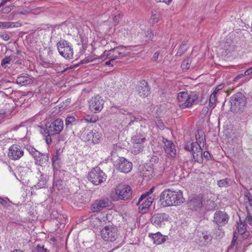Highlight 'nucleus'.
Listing matches in <instances>:
<instances>
[{
    "label": "nucleus",
    "mask_w": 252,
    "mask_h": 252,
    "mask_svg": "<svg viewBox=\"0 0 252 252\" xmlns=\"http://www.w3.org/2000/svg\"><path fill=\"white\" fill-rule=\"evenodd\" d=\"M63 128V122L61 119H57L52 122L48 126H46L45 128L41 130L47 144L58 142L59 134Z\"/></svg>",
    "instance_id": "obj_1"
},
{
    "label": "nucleus",
    "mask_w": 252,
    "mask_h": 252,
    "mask_svg": "<svg viewBox=\"0 0 252 252\" xmlns=\"http://www.w3.org/2000/svg\"><path fill=\"white\" fill-rule=\"evenodd\" d=\"M160 201L164 206H178L183 203L185 198L181 190L166 189L160 195Z\"/></svg>",
    "instance_id": "obj_2"
},
{
    "label": "nucleus",
    "mask_w": 252,
    "mask_h": 252,
    "mask_svg": "<svg viewBox=\"0 0 252 252\" xmlns=\"http://www.w3.org/2000/svg\"><path fill=\"white\" fill-rule=\"evenodd\" d=\"M132 193V189L130 186L125 184H120L115 188V196L111 194V197L114 201H127L131 198Z\"/></svg>",
    "instance_id": "obj_3"
},
{
    "label": "nucleus",
    "mask_w": 252,
    "mask_h": 252,
    "mask_svg": "<svg viewBox=\"0 0 252 252\" xmlns=\"http://www.w3.org/2000/svg\"><path fill=\"white\" fill-rule=\"evenodd\" d=\"M198 94L192 93L189 94L186 92H180L177 95L179 106L183 109L191 107L194 103H198Z\"/></svg>",
    "instance_id": "obj_4"
},
{
    "label": "nucleus",
    "mask_w": 252,
    "mask_h": 252,
    "mask_svg": "<svg viewBox=\"0 0 252 252\" xmlns=\"http://www.w3.org/2000/svg\"><path fill=\"white\" fill-rule=\"evenodd\" d=\"M57 46L59 53L63 57L69 60L73 58V50L68 41L61 40L57 43Z\"/></svg>",
    "instance_id": "obj_5"
},
{
    "label": "nucleus",
    "mask_w": 252,
    "mask_h": 252,
    "mask_svg": "<svg viewBox=\"0 0 252 252\" xmlns=\"http://www.w3.org/2000/svg\"><path fill=\"white\" fill-rule=\"evenodd\" d=\"M40 58L42 64L45 67H50L55 63L56 60L53 56V51L50 47H45L40 51Z\"/></svg>",
    "instance_id": "obj_6"
},
{
    "label": "nucleus",
    "mask_w": 252,
    "mask_h": 252,
    "mask_svg": "<svg viewBox=\"0 0 252 252\" xmlns=\"http://www.w3.org/2000/svg\"><path fill=\"white\" fill-rule=\"evenodd\" d=\"M106 174L98 167L94 168L88 174V180L94 185H98L104 182Z\"/></svg>",
    "instance_id": "obj_7"
},
{
    "label": "nucleus",
    "mask_w": 252,
    "mask_h": 252,
    "mask_svg": "<svg viewBox=\"0 0 252 252\" xmlns=\"http://www.w3.org/2000/svg\"><path fill=\"white\" fill-rule=\"evenodd\" d=\"M101 235L104 240L113 242L118 238L119 233L116 226L108 225L106 226L101 230Z\"/></svg>",
    "instance_id": "obj_8"
},
{
    "label": "nucleus",
    "mask_w": 252,
    "mask_h": 252,
    "mask_svg": "<svg viewBox=\"0 0 252 252\" xmlns=\"http://www.w3.org/2000/svg\"><path fill=\"white\" fill-rule=\"evenodd\" d=\"M232 110L235 111H242L246 105V100L242 93H237L233 95L230 100Z\"/></svg>",
    "instance_id": "obj_9"
},
{
    "label": "nucleus",
    "mask_w": 252,
    "mask_h": 252,
    "mask_svg": "<svg viewBox=\"0 0 252 252\" xmlns=\"http://www.w3.org/2000/svg\"><path fill=\"white\" fill-rule=\"evenodd\" d=\"M104 102L101 96L99 95L94 96L89 101V109L94 113L100 112L103 107Z\"/></svg>",
    "instance_id": "obj_10"
},
{
    "label": "nucleus",
    "mask_w": 252,
    "mask_h": 252,
    "mask_svg": "<svg viewBox=\"0 0 252 252\" xmlns=\"http://www.w3.org/2000/svg\"><path fill=\"white\" fill-rule=\"evenodd\" d=\"M114 166L121 172L128 173L132 168V164L123 157H119L114 162Z\"/></svg>",
    "instance_id": "obj_11"
},
{
    "label": "nucleus",
    "mask_w": 252,
    "mask_h": 252,
    "mask_svg": "<svg viewBox=\"0 0 252 252\" xmlns=\"http://www.w3.org/2000/svg\"><path fill=\"white\" fill-rule=\"evenodd\" d=\"M133 147L134 148V153L138 154L142 151L143 143L145 141V137L143 133H137L131 139Z\"/></svg>",
    "instance_id": "obj_12"
},
{
    "label": "nucleus",
    "mask_w": 252,
    "mask_h": 252,
    "mask_svg": "<svg viewBox=\"0 0 252 252\" xmlns=\"http://www.w3.org/2000/svg\"><path fill=\"white\" fill-rule=\"evenodd\" d=\"M24 152L21 146L17 144H13L9 148L8 156L14 160L19 159L24 156Z\"/></svg>",
    "instance_id": "obj_13"
},
{
    "label": "nucleus",
    "mask_w": 252,
    "mask_h": 252,
    "mask_svg": "<svg viewBox=\"0 0 252 252\" xmlns=\"http://www.w3.org/2000/svg\"><path fill=\"white\" fill-rule=\"evenodd\" d=\"M229 218L226 212L218 210L214 213L213 222L219 226H222L228 222Z\"/></svg>",
    "instance_id": "obj_14"
},
{
    "label": "nucleus",
    "mask_w": 252,
    "mask_h": 252,
    "mask_svg": "<svg viewBox=\"0 0 252 252\" xmlns=\"http://www.w3.org/2000/svg\"><path fill=\"white\" fill-rule=\"evenodd\" d=\"M169 216L164 213H157L152 215L151 221V223L156 227H161L165 221H168Z\"/></svg>",
    "instance_id": "obj_15"
},
{
    "label": "nucleus",
    "mask_w": 252,
    "mask_h": 252,
    "mask_svg": "<svg viewBox=\"0 0 252 252\" xmlns=\"http://www.w3.org/2000/svg\"><path fill=\"white\" fill-rule=\"evenodd\" d=\"M111 202L107 198L96 200L92 205L91 210L93 212H98L110 205Z\"/></svg>",
    "instance_id": "obj_16"
},
{
    "label": "nucleus",
    "mask_w": 252,
    "mask_h": 252,
    "mask_svg": "<svg viewBox=\"0 0 252 252\" xmlns=\"http://www.w3.org/2000/svg\"><path fill=\"white\" fill-rule=\"evenodd\" d=\"M136 90L139 95L144 98L148 96L151 92L148 83L145 80H141L138 83Z\"/></svg>",
    "instance_id": "obj_17"
},
{
    "label": "nucleus",
    "mask_w": 252,
    "mask_h": 252,
    "mask_svg": "<svg viewBox=\"0 0 252 252\" xmlns=\"http://www.w3.org/2000/svg\"><path fill=\"white\" fill-rule=\"evenodd\" d=\"M163 142L164 143V150L165 153L168 155L171 158H175L176 155V150L174 143L167 139L163 138Z\"/></svg>",
    "instance_id": "obj_18"
},
{
    "label": "nucleus",
    "mask_w": 252,
    "mask_h": 252,
    "mask_svg": "<svg viewBox=\"0 0 252 252\" xmlns=\"http://www.w3.org/2000/svg\"><path fill=\"white\" fill-rule=\"evenodd\" d=\"M188 206L190 209L197 211L202 207V200L199 196L191 197L188 202Z\"/></svg>",
    "instance_id": "obj_19"
},
{
    "label": "nucleus",
    "mask_w": 252,
    "mask_h": 252,
    "mask_svg": "<svg viewBox=\"0 0 252 252\" xmlns=\"http://www.w3.org/2000/svg\"><path fill=\"white\" fill-rule=\"evenodd\" d=\"M212 236L208 231H204L199 235L198 243L200 246H205L211 243Z\"/></svg>",
    "instance_id": "obj_20"
},
{
    "label": "nucleus",
    "mask_w": 252,
    "mask_h": 252,
    "mask_svg": "<svg viewBox=\"0 0 252 252\" xmlns=\"http://www.w3.org/2000/svg\"><path fill=\"white\" fill-rule=\"evenodd\" d=\"M149 237L152 239L155 244L159 245L163 243L167 238V236L162 235L159 232L155 234L150 233Z\"/></svg>",
    "instance_id": "obj_21"
},
{
    "label": "nucleus",
    "mask_w": 252,
    "mask_h": 252,
    "mask_svg": "<svg viewBox=\"0 0 252 252\" xmlns=\"http://www.w3.org/2000/svg\"><path fill=\"white\" fill-rule=\"evenodd\" d=\"M124 49L123 46H118L111 49L112 55H111V60H115L117 59L121 58L126 56V54L122 52Z\"/></svg>",
    "instance_id": "obj_22"
},
{
    "label": "nucleus",
    "mask_w": 252,
    "mask_h": 252,
    "mask_svg": "<svg viewBox=\"0 0 252 252\" xmlns=\"http://www.w3.org/2000/svg\"><path fill=\"white\" fill-rule=\"evenodd\" d=\"M100 134L96 129H93L89 132L86 136V139L93 143H98L100 141Z\"/></svg>",
    "instance_id": "obj_23"
},
{
    "label": "nucleus",
    "mask_w": 252,
    "mask_h": 252,
    "mask_svg": "<svg viewBox=\"0 0 252 252\" xmlns=\"http://www.w3.org/2000/svg\"><path fill=\"white\" fill-rule=\"evenodd\" d=\"M34 159L36 164L43 166L47 164L49 157L47 154H42L39 152V155H37V157Z\"/></svg>",
    "instance_id": "obj_24"
},
{
    "label": "nucleus",
    "mask_w": 252,
    "mask_h": 252,
    "mask_svg": "<svg viewBox=\"0 0 252 252\" xmlns=\"http://www.w3.org/2000/svg\"><path fill=\"white\" fill-rule=\"evenodd\" d=\"M152 203V199L151 197H146L145 199L141 201V202H139L138 201L136 205L139 206V209L143 212H145V210L148 209L151 205Z\"/></svg>",
    "instance_id": "obj_25"
},
{
    "label": "nucleus",
    "mask_w": 252,
    "mask_h": 252,
    "mask_svg": "<svg viewBox=\"0 0 252 252\" xmlns=\"http://www.w3.org/2000/svg\"><path fill=\"white\" fill-rule=\"evenodd\" d=\"M224 87V85L223 84H220L218 85L214 91L213 93L211 94L209 98V106L210 107H214L215 105V103L216 102V94L220 90L222 89Z\"/></svg>",
    "instance_id": "obj_26"
},
{
    "label": "nucleus",
    "mask_w": 252,
    "mask_h": 252,
    "mask_svg": "<svg viewBox=\"0 0 252 252\" xmlns=\"http://www.w3.org/2000/svg\"><path fill=\"white\" fill-rule=\"evenodd\" d=\"M16 83L21 86H24L32 83V80L27 76H19L16 79Z\"/></svg>",
    "instance_id": "obj_27"
},
{
    "label": "nucleus",
    "mask_w": 252,
    "mask_h": 252,
    "mask_svg": "<svg viewBox=\"0 0 252 252\" xmlns=\"http://www.w3.org/2000/svg\"><path fill=\"white\" fill-rule=\"evenodd\" d=\"M195 139L197 142H198V143L201 144L202 143L204 145L206 142V139L204 132L203 130L200 129L197 130L195 134Z\"/></svg>",
    "instance_id": "obj_28"
},
{
    "label": "nucleus",
    "mask_w": 252,
    "mask_h": 252,
    "mask_svg": "<svg viewBox=\"0 0 252 252\" xmlns=\"http://www.w3.org/2000/svg\"><path fill=\"white\" fill-rule=\"evenodd\" d=\"M232 181L229 178H225L224 179L218 181L217 185L220 188H227L231 185Z\"/></svg>",
    "instance_id": "obj_29"
},
{
    "label": "nucleus",
    "mask_w": 252,
    "mask_h": 252,
    "mask_svg": "<svg viewBox=\"0 0 252 252\" xmlns=\"http://www.w3.org/2000/svg\"><path fill=\"white\" fill-rule=\"evenodd\" d=\"M76 120L73 116H67L65 119V126L66 128H71L72 126L76 125Z\"/></svg>",
    "instance_id": "obj_30"
},
{
    "label": "nucleus",
    "mask_w": 252,
    "mask_h": 252,
    "mask_svg": "<svg viewBox=\"0 0 252 252\" xmlns=\"http://www.w3.org/2000/svg\"><path fill=\"white\" fill-rule=\"evenodd\" d=\"M38 180L39 181L36 185L37 188L41 189L45 188L46 186V176L41 174V178Z\"/></svg>",
    "instance_id": "obj_31"
},
{
    "label": "nucleus",
    "mask_w": 252,
    "mask_h": 252,
    "mask_svg": "<svg viewBox=\"0 0 252 252\" xmlns=\"http://www.w3.org/2000/svg\"><path fill=\"white\" fill-rule=\"evenodd\" d=\"M200 143L198 142H192L191 143V150L192 154L194 153H198L199 151H202Z\"/></svg>",
    "instance_id": "obj_32"
},
{
    "label": "nucleus",
    "mask_w": 252,
    "mask_h": 252,
    "mask_svg": "<svg viewBox=\"0 0 252 252\" xmlns=\"http://www.w3.org/2000/svg\"><path fill=\"white\" fill-rule=\"evenodd\" d=\"M240 222L237 224L238 233L239 234L243 235L246 231V227L245 224L242 222L241 219H240Z\"/></svg>",
    "instance_id": "obj_33"
},
{
    "label": "nucleus",
    "mask_w": 252,
    "mask_h": 252,
    "mask_svg": "<svg viewBox=\"0 0 252 252\" xmlns=\"http://www.w3.org/2000/svg\"><path fill=\"white\" fill-rule=\"evenodd\" d=\"M194 160L199 163H201L203 160V152L202 151H199V152L194 153L192 154Z\"/></svg>",
    "instance_id": "obj_34"
},
{
    "label": "nucleus",
    "mask_w": 252,
    "mask_h": 252,
    "mask_svg": "<svg viewBox=\"0 0 252 252\" xmlns=\"http://www.w3.org/2000/svg\"><path fill=\"white\" fill-rule=\"evenodd\" d=\"M191 60L189 58L185 59L181 64V67L184 70H187L189 69L190 65Z\"/></svg>",
    "instance_id": "obj_35"
},
{
    "label": "nucleus",
    "mask_w": 252,
    "mask_h": 252,
    "mask_svg": "<svg viewBox=\"0 0 252 252\" xmlns=\"http://www.w3.org/2000/svg\"><path fill=\"white\" fill-rule=\"evenodd\" d=\"M53 187L58 190L62 189L63 187V182L61 179H57L53 183Z\"/></svg>",
    "instance_id": "obj_36"
},
{
    "label": "nucleus",
    "mask_w": 252,
    "mask_h": 252,
    "mask_svg": "<svg viewBox=\"0 0 252 252\" xmlns=\"http://www.w3.org/2000/svg\"><path fill=\"white\" fill-rule=\"evenodd\" d=\"M187 49V47L186 43H182L180 45V46L176 54V56H178V57L181 56L182 55H183L186 52Z\"/></svg>",
    "instance_id": "obj_37"
},
{
    "label": "nucleus",
    "mask_w": 252,
    "mask_h": 252,
    "mask_svg": "<svg viewBox=\"0 0 252 252\" xmlns=\"http://www.w3.org/2000/svg\"><path fill=\"white\" fill-rule=\"evenodd\" d=\"M27 150L34 158L39 155V152L31 146H27Z\"/></svg>",
    "instance_id": "obj_38"
},
{
    "label": "nucleus",
    "mask_w": 252,
    "mask_h": 252,
    "mask_svg": "<svg viewBox=\"0 0 252 252\" xmlns=\"http://www.w3.org/2000/svg\"><path fill=\"white\" fill-rule=\"evenodd\" d=\"M11 203V202L7 197L3 198L0 197V204H1L3 206L8 208L10 206Z\"/></svg>",
    "instance_id": "obj_39"
},
{
    "label": "nucleus",
    "mask_w": 252,
    "mask_h": 252,
    "mask_svg": "<svg viewBox=\"0 0 252 252\" xmlns=\"http://www.w3.org/2000/svg\"><path fill=\"white\" fill-rule=\"evenodd\" d=\"M98 120V117L95 115H87L85 120L88 123H95Z\"/></svg>",
    "instance_id": "obj_40"
},
{
    "label": "nucleus",
    "mask_w": 252,
    "mask_h": 252,
    "mask_svg": "<svg viewBox=\"0 0 252 252\" xmlns=\"http://www.w3.org/2000/svg\"><path fill=\"white\" fill-rule=\"evenodd\" d=\"M15 56H10L9 57H5L1 61V65L3 66L5 64L10 63V62L13 59H15Z\"/></svg>",
    "instance_id": "obj_41"
},
{
    "label": "nucleus",
    "mask_w": 252,
    "mask_h": 252,
    "mask_svg": "<svg viewBox=\"0 0 252 252\" xmlns=\"http://www.w3.org/2000/svg\"><path fill=\"white\" fill-rule=\"evenodd\" d=\"M155 189L154 187L152 188L148 191L146 192L145 193L142 194L139 198V202H141L146 197H147L150 194H151L154 190Z\"/></svg>",
    "instance_id": "obj_42"
},
{
    "label": "nucleus",
    "mask_w": 252,
    "mask_h": 252,
    "mask_svg": "<svg viewBox=\"0 0 252 252\" xmlns=\"http://www.w3.org/2000/svg\"><path fill=\"white\" fill-rule=\"evenodd\" d=\"M14 26L15 25L13 23L0 22V28L7 29Z\"/></svg>",
    "instance_id": "obj_43"
},
{
    "label": "nucleus",
    "mask_w": 252,
    "mask_h": 252,
    "mask_svg": "<svg viewBox=\"0 0 252 252\" xmlns=\"http://www.w3.org/2000/svg\"><path fill=\"white\" fill-rule=\"evenodd\" d=\"M35 252H49V251L44 247V246L37 245L35 248Z\"/></svg>",
    "instance_id": "obj_44"
},
{
    "label": "nucleus",
    "mask_w": 252,
    "mask_h": 252,
    "mask_svg": "<svg viewBox=\"0 0 252 252\" xmlns=\"http://www.w3.org/2000/svg\"><path fill=\"white\" fill-rule=\"evenodd\" d=\"M111 55H112V54L110 49L109 51H105L101 56V58L102 60H105L108 58L111 59Z\"/></svg>",
    "instance_id": "obj_45"
},
{
    "label": "nucleus",
    "mask_w": 252,
    "mask_h": 252,
    "mask_svg": "<svg viewBox=\"0 0 252 252\" xmlns=\"http://www.w3.org/2000/svg\"><path fill=\"white\" fill-rule=\"evenodd\" d=\"M14 6L13 5H9L5 6V7L3 8L1 10V12L2 13H8L10 12L12 9L13 8Z\"/></svg>",
    "instance_id": "obj_46"
},
{
    "label": "nucleus",
    "mask_w": 252,
    "mask_h": 252,
    "mask_svg": "<svg viewBox=\"0 0 252 252\" xmlns=\"http://www.w3.org/2000/svg\"><path fill=\"white\" fill-rule=\"evenodd\" d=\"M156 125L160 129H163L164 128V125L162 121L160 119H158L156 122Z\"/></svg>",
    "instance_id": "obj_47"
},
{
    "label": "nucleus",
    "mask_w": 252,
    "mask_h": 252,
    "mask_svg": "<svg viewBox=\"0 0 252 252\" xmlns=\"http://www.w3.org/2000/svg\"><path fill=\"white\" fill-rule=\"evenodd\" d=\"M146 35L151 40H153V39L154 34L153 32L151 29H149L147 31Z\"/></svg>",
    "instance_id": "obj_48"
},
{
    "label": "nucleus",
    "mask_w": 252,
    "mask_h": 252,
    "mask_svg": "<svg viewBox=\"0 0 252 252\" xmlns=\"http://www.w3.org/2000/svg\"><path fill=\"white\" fill-rule=\"evenodd\" d=\"M0 37L5 41L9 39V36L7 34L4 33H0Z\"/></svg>",
    "instance_id": "obj_49"
},
{
    "label": "nucleus",
    "mask_w": 252,
    "mask_h": 252,
    "mask_svg": "<svg viewBox=\"0 0 252 252\" xmlns=\"http://www.w3.org/2000/svg\"><path fill=\"white\" fill-rule=\"evenodd\" d=\"M247 223L252 226V216H251L249 213L248 214V216L246 219Z\"/></svg>",
    "instance_id": "obj_50"
},
{
    "label": "nucleus",
    "mask_w": 252,
    "mask_h": 252,
    "mask_svg": "<svg viewBox=\"0 0 252 252\" xmlns=\"http://www.w3.org/2000/svg\"><path fill=\"white\" fill-rule=\"evenodd\" d=\"M203 156L207 159L209 160L211 158V154L208 151H205L203 153Z\"/></svg>",
    "instance_id": "obj_51"
},
{
    "label": "nucleus",
    "mask_w": 252,
    "mask_h": 252,
    "mask_svg": "<svg viewBox=\"0 0 252 252\" xmlns=\"http://www.w3.org/2000/svg\"><path fill=\"white\" fill-rule=\"evenodd\" d=\"M158 16H157L156 14H152L151 19L154 23H157L158 21Z\"/></svg>",
    "instance_id": "obj_52"
},
{
    "label": "nucleus",
    "mask_w": 252,
    "mask_h": 252,
    "mask_svg": "<svg viewBox=\"0 0 252 252\" xmlns=\"http://www.w3.org/2000/svg\"><path fill=\"white\" fill-rule=\"evenodd\" d=\"M159 55V51H157L156 52H155L153 55V60L155 61H157Z\"/></svg>",
    "instance_id": "obj_53"
},
{
    "label": "nucleus",
    "mask_w": 252,
    "mask_h": 252,
    "mask_svg": "<svg viewBox=\"0 0 252 252\" xmlns=\"http://www.w3.org/2000/svg\"><path fill=\"white\" fill-rule=\"evenodd\" d=\"M58 157H55L52 158L53 165L55 167L56 164L58 163Z\"/></svg>",
    "instance_id": "obj_54"
},
{
    "label": "nucleus",
    "mask_w": 252,
    "mask_h": 252,
    "mask_svg": "<svg viewBox=\"0 0 252 252\" xmlns=\"http://www.w3.org/2000/svg\"><path fill=\"white\" fill-rule=\"evenodd\" d=\"M157 2H165L166 4H170V3L171 2L172 0H156Z\"/></svg>",
    "instance_id": "obj_55"
},
{
    "label": "nucleus",
    "mask_w": 252,
    "mask_h": 252,
    "mask_svg": "<svg viewBox=\"0 0 252 252\" xmlns=\"http://www.w3.org/2000/svg\"><path fill=\"white\" fill-rule=\"evenodd\" d=\"M252 73V68H249L248 69L246 70L244 72L245 75H249Z\"/></svg>",
    "instance_id": "obj_56"
},
{
    "label": "nucleus",
    "mask_w": 252,
    "mask_h": 252,
    "mask_svg": "<svg viewBox=\"0 0 252 252\" xmlns=\"http://www.w3.org/2000/svg\"><path fill=\"white\" fill-rule=\"evenodd\" d=\"M139 120V118H136L135 117H131L130 118V123H129V125H131V123H132L134 121H138Z\"/></svg>",
    "instance_id": "obj_57"
},
{
    "label": "nucleus",
    "mask_w": 252,
    "mask_h": 252,
    "mask_svg": "<svg viewBox=\"0 0 252 252\" xmlns=\"http://www.w3.org/2000/svg\"><path fill=\"white\" fill-rule=\"evenodd\" d=\"M184 148H185V149L186 151H189V152H191V145L189 146V145H186L185 146Z\"/></svg>",
    "instance_id": "obj_58"
},
{
    "label": "nucleus",
    "mask_w": 252,
    "mask_h": 252,
    "mask_svg": "<svg viewBox=\"0 0 252 252\" xmlns=\"http://www.w3.org/2000/svg\"><path fill=\"white\" fill-rule=\"evenodd\" d=\"M5 114V111L3 110H0V118H3Z\"/></svg>",
    "instance_id": "obj_59"
},
{
    "label": "nucleus",
    "mask_w": 252,
    "mask_h": 252,
    "mask_svg": "<svg viewBox=\"0 0 252 252\" xmlns=\"http://www.w3.org/2000/svg\"><path fill=\"white\" fill-rule=\"evenodd\" d=\"M250 196L251 193L249 191L245 192L244 196L247 198L248 200H249V198H251Z\"/></svg>",
    "instance_id": "obj_60"
},
{
    "label": "nucleus",
    "mask_w": 252,
    "mask_h": 252,
    "mask_svg": "<svg viewBox=\"0 0 252 252\" xmlns=\"http://www.w3.org/2000/svg\"><path fill=\"white\" fill-rule=\"evenodd\" d=\"M112 60L110 59V60L108 61H106L105 63V65H111L112 66H113V64L111 63V61Z\"/></svg>",
    "instance_id": "obj_61"
},
{
    "label": "nucleus",
    "mask_w": 252,
    "mask_h": 252,
    "mask_svg": "<svg viewBox=\"0 0 252 252\" xmlns=\"http://www.w3.org/2000/svg\"><path fill=\"white\" fill-rule=\"evenodd\" d=\"M89 60H82L81 61V62H80V64H83V63H88L89 62Z\"/></svg>",
    "instance_id": "obj_62"
},
{
    "label": "nucleus",
    "mask_w": 252,
    "mask_h": 252,
    "mask_svg": "<svg viewBox=\"0 0 252 252\" xmlns=\"http://www.w3.org/2000/svg\"><path fill=\"white\" fill-rule=\"evenodd\" d=\"M248 203L251 206H252V198H249Z\"/></svg>",
    "instance_id": "obj_63"
},
{
    "label": "nucleus",
    "mask_w": 252,
    "mask_h": 252,
    "mask_svg": "<svg viewBox=\"0 0 252 252\" xmlns=\"http://www.w3.org/2000/svg\"><path fill=\"white\" fill-rule=\"evenodd\" d=\"M158 160V158L157 157H155L154 158H151V161H154V162H156V161Z\"/></svg>",
    "instance_id": "obj_64"
}]
</instances>
